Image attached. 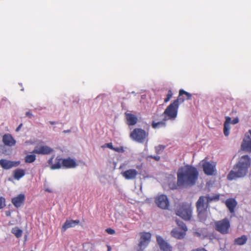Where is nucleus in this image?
<instances>
[{
  "label": "nucleus",
  "mask_w": 251,
  "mask_h": 251,
  "mask_svg": "<svg viewBox=\"0 0 251 251\" xmlns=\"http://www.w3.org/2000/svg\"><path fill=\"white\" fill-rule=\"evenodd\" d=\"M199 172L196 168L185 165L179 169L177 173V184L179 186H192L198 179Z\"/></svg>",
  "instance_id": "nucleus-1"
},
{
  "label": "nucleus",
  "mask_w": 251,
  "mask_h": 251,
  "mask_svg": "<svg viewBox=\"0 0 251 251\" xmlns=\"http://www.w3.org/2000/svg\"><path fill=\"white\" fill-rule=\"evenodd\" d=\"M251 163V159L248 155L242 156L238 163L234 166V170H231L228 174L227 179L229 180H232L237 178L246 176L248 173Z\"/></svg>",
  "instance_id": "nucleus-2"
},
{
  "label": "nucleus",
  "mask_w": 251,
  "mask_h": 251,
  "mask_svg": "<svg viewBox=\"0 0 251 251\" xmlns=\"http://www.w3.org/2000/svg\"><path fill=\"white\" fill-rule=\"evenodd\" d=\"M183 93H184V91H181L177 99L172 101L165 110L163 113V114L165 116L164 120H175L176 118L179 107L178 102L179 101H182L183 100L182 98L181 99V96Z\"/></svg>",
  "instance_id": "nucleus-3"
},
{
  "label": "nucleus",
  "mask_w": 251,
  "mask_h": 251,
  "mask_svg": "<svg viewBox=\"0 0 251 251\" xmlns=\"http://www.w3.org/2000/svg\"><path fill=\"white\" fill-rule=\"evenodd\" d=\"M176 215L185 221L191 220L192 216V208L191 204L187 202L180 203L176 210Z\"/></svg>",
  "instance_id": "nucleus-4"
},
{
  "label": "nucleus",
  "mask_w": 251,
  "mask_h": 251,
  "mask_svg": "<svg viewBox=\"0 0 251 251\" xmlns=\"http://www.w3.org/2000/svg\"><path fill=\"white\" fill-rule=\"evenodd\" d=\"M209 205L205 201L204 196H201L196 202L198 216L200 221L203 222L207 217V209Z\"/></svg>",
  "instance_id": "nucleus-5"
},
{
  "label": "nucleus",
  "mask_w": 251,
  "mask_h": 251,
  "mask_svg": "<svg viewBox=\"0 0 251 251\" xmlns=\"http://www.w3.org/2000/svg\"><path fill=\"white\" fill-rule=\"evenodd\" d=\"M149 132L141 128H135L130 132V137L133 140L139 143H144L148 142Z\"/></svg>",
  "instance_id": "nucleus-6"
},
{
  "label": "nucleus",
  "mask_w": 251,
  "mask_h": 251,
  "mask_svg": "<svg viewBox=\"0 0 251 251\" xmlns=\"http://www.w3.org/2000/svg\"><path fill=\"white\" fill-rule=\"evenodd\" d=\"M214 226L215 230L222 234H228L230 229V221L227 218L215 221Z\"/></svg>",
  "instance_id": "nucleus-7"
},
{
  "label": "nucleus",
  "mask_w": 251,
  "mask_h": 251,
  "mask_svg": "<svg viewBox=\"0 0 251 251\" xmlns=\"http://www.w3.org/2000/svg\"><path fill=\"white\" fill-rule=\"evenodd\" d=\"M151 238V234L149 232H143L140 233V239L138 244L137 251H143L148 246Z\"/></svg>",
  "instance_id": "nucleus-8"
},
{
  "label": "nucleus",
  "mask_w": 251,
  "mask_h": 251,
  "mask_svg": "<svg viewBox=\"0 0 251 251\" xmlns=\"http://www.w3.org/2000/svg\"><path fill=\"white\" fill-rule=\"evenodd\" d=\"M151 238V234L149 232H143L140 233V239L138 244L137 251H143L148 246Z\"/></svg>",
  "instance_id": "nucleus-9"
},
{
  "label": "nucleus",
  "mask_w": 251,
  "mask_h": 251,
  "mask_svg": "<svg viewBox=\"0 0 251 251\" xmlns=\"http://www.w3.org/2000/svg\"><path fill=\"white\" fill-rule=\"evenodd\" d=\"M202 169L205 174L212 176L216 172V164L208 161L202 160Z\"/></svg>",
  "instance_id": "nucleus-10"
},
{
  "label": "nucleus",
  "mask_w": 251,
  "mask_h": 251,
  "mask_svg": "<svg viewBox=\"0 0 251 251\" xmlns=\"http://www.w3.org/2000/svg\"><path fill=\"white\" fill-rule=\"evenodd\" d=\"M155 202L157 205L163 209H168L169 206V201L167 197L165 195H161L155 198Z\"/></svg>",
  "instance_id": "nucleus-11"
},
{
  "label": "nucleus",
  "mask_w": 251,
  "mask_h": 251,
  "mask_svg": "<svg viewBox=\"0 0 251 251\" xmlns=\"http://www.w3.org/2000/svg\"><path fill=\"white\" fill-rule=\"evenodd\" d=\"M239 122L238 118H234L231 120V118L228 116L226 117V121L224 125V133L226 136H227L229 134V130L230 128V124H236Z\"/></svg>",
  "instance_id": "nucleus-12"
},
{
  "label": "nucleus",
  "mask_w": 251,
  "mask_h": 251,
  "mask_svg": "<svg viewBox=\"0 0 251 251\" xmlns=\"http://www.w3.org/2000/svg\"><path fill=\"white\" fill-rule=\"evenodd\" d=\"M20 161H10L4 159L0 160V165L5 170H9L19 165Z\"/></svg>",
  "instance_id": "nucleus-13"
},
{
  "label": "nucleus",
  "mask_w": 251,
  "mask_h": 251,
  "mask_svg": "<svg viewBox=\"0 0 251 251\" xmlns=\"http://www.w3.org/2000/svg\"><path fill=\"white\" fill-rule=\"evenodd\" d=\"M53 149L47 146L36 147L32 151V153L38 154H49L53 151Z\"/></svg>",
  "instance_id": "nucleus-14"
},
{
  "label": "nucleus",
  "mask_w": 251,
  "mask_h": 251,
  "mask_svg": "<svg viewBox=\"0 0 251 251\" xmlns=\"http://www.w3.org/2000/svg\"><path fill=\"white\" fill-rule=\"evenodd\" d=\"M25 199V195L24 194H20L12 198L11 202L15 207L18 208L24 203Z\"/></svg>",
  "instance_id": "nucleus-15"
},
{
  "label": "nucleus",
  "mask_w": 251,
  "mask_h": 251,
  "mask_svg": "<svg viewBox=\"0 0 251 251\" xmlns=\"http://www.w3.org/2000/svg\"><path fill=\"white\" fill-rule=\"evenodd\" d=\"M156 240L162 251H172V247L160 236H157Z\"/></svg>",
  "instance_id": "nucleus-16"
},
{
  "label": "nucleus",
  "mask_w": 251,
  "mask_h": 251,
  "mask_svg": "<svg viewBox=\"0 0 251 251\" xmlns=\"http://www.w3.org/2000/svg\"><path fill=\"white\" fill-rule=\"evenodd\" d=\"M242 149L247 152H251V138L248 133H246L241 145Z\"/></svg>",
  "instance_id": "nucleus-17"
},
{
  "label": "nucleus",
  "mask_w": 251,
  "mask_h": 251,
  "mask_svg": "<svg viewBox=\"0 0 251 251\" xmlns=\"http://www.w3.org/2000/svg\"><path fill=\"white\" fill-rule=\"evenodd\" d=\"M2 142L6 146L12 147L16 144V141L10 134L7 133L2 136Z\"/></svg>",
  "instance_id": "nucleus-18"
},
{
  "label": "nucleus",
  "mask_w": 251,
  "mask_h": 251,
  "mask_svg": "<svg viewBox=\"0 0 251 251\" xmlns=\"http://www.w3.org/2000/svg\"><path fill=\"white\" fill-rule=\"evenodd\" d=\"M121 174L126 179H133L136 177L138 172L135 169H129L122 172Z\"/></svg>",
  "instance_id": "nucleus-19"
},
{
  "label": "nucleus",
  "mask_w": 251,
  "mask_h": 251,
  "mask_svg": "<svg viewBox=\"0 0 251 251\" xmlns=\"http://www.w3.org/2000/svg\"><path fill=\"white\" fill-rule=\"evenodd\" d=\"M80 223L79 220H66L61 227L62 232H65L68 228L73 227L78 225Z\"/></svg>",
  "instance_id": "nucleus-20"
},
{
  "label": "nucleus",
  "mask_w": 251,
  "mask_h": 251,
  "mask_svg": "<svg viewBox=\"0 0 251 251\" xmlns=\"http://www.w3.org/2000/svg\"><path fill=\"white\" fill-rule=\"evenodd\" d=\"M126 123L128 126H134L138 122L137 117L131 113H125Z\"/></svg>",
  "instance_id": "nucleus-21"
},
{
  "label": "nucleus",
  "mask_w": 251,
  "mask_h": 251,
  "mask_svg": "<svg viewBox=\"0 0 251 251\" xmlns=\"http://www.w3.org/2000/svg\"><path fill=\"white\" fill-rule=\"evenodd\" d=\"M77 164L76 162L71 158L63 159L62 161V167L66 168H74L76 167Z\"/></svg>",
  "instance_id": "nucleus-22"
},
{
  "label": "nucleus",
  "mask_w": 251,
  "mask_h": 251,
  "mask_svg": "<svg viewBox=\"0 0 251 251\" xmlns=\"http://www.w3.org/2000/svg\"><path fill=\"white\" fill-rule=\"evenodd\" d=\"M226 205L230 213H233L237 205V202L234 199H228L226 201Z\"/></svg>",
  "instance_id": "nucleus-23"
},
{
  "label": "nucleus",
  "mask_w": 251,
  "mask_h": 251,
  "mask_svg": "<svg viewBox=\"0 0 251 251\" xmlns=\"http://www.w3.org/2000/svg\"><path fill=\"white\" fill-rule=\"evenodd\" d=\"M63 159L59 156H57L55 159V163L50 166L52 170L59 169L62 166Z\"/></svg>",
  "instance_id": "nucleus-24"
},
{
  "label": "nucleus",
  "mask_w": 251,
  "mask_h": 251,
  "mask_svg": "<svg viewBox=\"0 0 251 251\" xmlns=\"http://www.w3.org/2000/svg\"><path fill=\"white\" fill-rule=\"evenodd\" d=\"M171 235L175 238L181 239L184 237L186 234L185 232L179 231L177 229H174L171 231Z\"/></svg>",
  "instance_id": "nucleus-25"
},
{
  "label": "nucleus",
  "mask_w": 251,
  "mask_h": 251,
  "mask_svg": "<svg viewBox=\"0 0 251 251\" xmlns=\"http://www.w3.org/2000/svg\"><path fill=\"white\" fill-rule=\"evenodd\" d=\"M181 91H184V93L182 94L181 96V99L182 98L183 100L182 101H179V102H178V105H179L181 103L183 102L185 100H191V98H192V95L190 93H189L184 91L183 89L179 90L178 96L179 95L180 92Z\"/></svg>",
  "instance_id": "nucleus-26"
},
{
  "label": "nucleus",
  "mask_w": 251,
  "mask_h": 251,
  "mask_svg": "<svg viewBox=\"0 0 251 251\" xmlns=\"http://www.w3.org/2000/svg\"><path fill=\"white\" fill-rule=\"evenodd\" d=\"M25 175V170L21 169H17L14 172V177L15 179L19 180Z\"/></svg>",
  "instance_id": "nucleus-27"
},
{
  "label": "nucleus",
  "mask_w": 251,
  "mask_h": 251,
  "mask_svg": "<svg viewBox=\"0 0 251 251\" xmlns=\"http://www.w3.org/2000/svg\"><path fill=\"white\" fill-rule=\"evenodd\" d=\"M247 241V237L245 235H242L241 237L236 238L234 240V244L238 245H244Z\"/></svg>",
  "instance_id": "nucleus-28"
},
{
  "label": "nucleus",
  "mask_w": 251,
  "mask_h": 251,
  "mask_svg": "<svg viewBox=\"0 0 251 251\" xmlns=\"http://www.w3.org/2000/svg\"><path fill=\"white\" fill-rule=\"evenodd\" d=\"M205 198V201L208 203L209 205V203H210L213 201H218L220 199L219 195H215L213 197H210L209 195H207L206 196H204Z\"/></svg>",
  "instance_id": "nucleus-29"
},
{
  "label": "nucleus",
  "mask_w": 251,
  "mask_h": 251,
  "mask_svg": "<svg viewBox=\"0 0 251 251\" xmlns=\"http://www.w3.org/2000/svg\"><path fill=\"white\" fill-rule=\"evenodd\" d=\"M11 232L18 238L22 236L23 231L18 227H15L12 229Z\"/></svg>",
  "instance_id": "nucleus-30"
},
{
  "label": "nucleus",
  "mask_w": 251,
  "mask_h": 251,
  "mask_svg": "<svg viewBox=\"0 0 251 251\" xmlns=\"http://www.w3.org/2000/svg\"><path fill=\"white\" fill-rule=\"evenodd\" d=\"M36 160V155L35 154H28L25 158V163H31Z\"/></svg>",
  "instance_id": "nucleus-31"
},
{
  "label": "nucleus",
  "mask_w": 251,
  "mask_h": 251,
  "mask_svg": "<svg viewBox=\"0 0 251 251\" xmlns=\"http://www.w3.org/2000/svg\"><path fill=\"white\" fill-rule=\"evenodd\" d=\"M151 126L153 128H159L162 126H165V123L163 121L158 122L157 123L155 122L154 121H153L151 124Z\"/></svg>",
  "instance_id": "nucleus-32"
},
{
  "label": "nucleus",
  "mask_w": 251,
  "mask_h": 251,
  "mask_svg": "<svg viewBox=\"0 0 251 251\" xmlns=\"http://www.w3.org/2000/svg\"><path fill=\"white\" fill-rule=\"evenodd\" d=\"M176 222L178 226H179L180 228L183 230L182 231L185 232L186 233V232L187 230V228L186 225L182 221L176 220Z\"/></svg>",
  "instance_id": "nucleus-33"
},
{
  "label": "nucleus",
  "mask_w": 251,
  "mask_h": 251,
  "mask_svg": "<svg viewBox=\"0 0 251 251\" xmlns=\"http://www.w3.org/2000/svg\"><path fill=\"white\" fill-rule=\"evenodd\" d=\"M165 147L164 146L160 145L155 148V152L157 154H160L165 149Z\"/></svg>",
  "instance_id": "nucleus-34"
},
{
  "label": "nucleus",
  "mask_w": 251,
  "mask_h": 251,
  "mask_svg": "<svg viewBox=\"0 0 251 251\" xmlns=\"http://www.w3.org/2000/svg\"><path fill=\"white\" fill-rule=\"evenodd\" d=\"M173 95V92L171 90H169L168 91V93L166 96V98L164 99V102L167 103L168 102L170 99L172 98V96Z\"/></svg>",
  "instance_id": "nucleus-35"
},
{
  "label": "nucleus",
  "mask_w": 251,
  "mask_h": 251,
  "mask_svg": "<svg viewBox=\"0 0 251 251\" xmlns=\"http://www.w3.org/2000/svg\"><path fill=\"white\" fill-rule=\"evenodd\" d=\"M5 206V199L3 197H0V209Z\"/></svg>",
  "instance_id": "nucleus-36"
},
{
  "label": "nucleus",
  "mask_w": 251,
  "mask_h": 251,
  "mask_svg": "<svg viewBox=\"0 0 251 251\" xmlns=\"http://www.w3.org/2000/svg\"><path fill=\"white\" fill-rule=\"evenodd\" d=\"M113 151L118 152H123L124 151V149L123 147H114Z\"/></svg>",
  "instance_id": "nucleus-37"
},
{
  "label": "nucleus",
  "mask_w": 251,
  "mask_h": 251,
  "mask_svg": "<svg viewBox=\"0 0 251 251\" xmlns=\"http://www.w3.org/2000/svg\"><path fill=\"white\" fill-rule=\"evenodd\" d=\"M106 231L109 234H114L115 233V230L110 228H107Z\"/></svg>",
  "instance_id": "nucleus-38"
},
{
  "label": "nucleus",
  "mask_w": 251,
  "mask_h": 251,
  "mask_svg": "<svg viewBox=\"0 0 251 251\" xmlns=\"http://www.w3.org/2000/svg\"><path fill=\"white\" fill-rule=\"evenodd\" d=\"M104 146L108 148L111 150H113L114 147L113 146L112 143H106L105 144Z\"/></svg>",
  "instance_id": "nucleus-39"
},
{
  "label": "nucleus",
  "mask_w": 251,
  "mask_h": 251,
  "mask_svg": "<svg viewBox=\"0 0 251 251\" xmlns=\"http://www.w3.org/2000/svg\"><path fill=\"white\" fill-rule=\"evenodd\" d=\"M54 157V155H52V156L50 157V159H49V160H48V163L49 165H50V166H51L52 164H53L52 163V161H53V159Z\"/></svg>",
  "instance_id": "nucleus-40"
},
{
  "label": "nucleus",
  "mask_w": 251,
  "mask_h": 251,
  "mask_svg": "<svg viewBox=\"0 0 251 251\" xmlns=\"http://www.w3.org/2000/svg\"><path fill=\"white\" fill-rule=\"evenodd\" d=\"M151 158L154 159L156 161H159L160 160V158L159 156H152V155H151Z\"/></svg>",
  "instance_id": "nucleus-41"
},
{
  "label": "nucleus",
  "mask_w": 251,
  "mask_h": 251,
  "mask_svg": "<svg viewBox=\"0 0 251 251\" xmlns=\"http://www.w3.org/2000/svg\"><path fill=\"white\" fill-rule=\"evenodd\" d=\"M25 115L27 117H28L30 118H32V117L33 116L32 114L29 111L26 112L25 113Z\"/></svg>",
  "instance_id": "nucleus-42"
},
{
  "label": "nucleus",
  "mask_w": 251,
  "mask_h": 251,
  "mask_svg": "<svg viewBox=\"0 0 251 251\" xmlns=\"http://www.w3.org/2000/svg\"><path fill=\"white\" fill-rule=\"evenodd\" d=\"M11 211L10 210H8L5 211V215L7 217H10L11 216Z\"/></svg>",
  "instance_id": "nucleus-43"
},
{
  "label": "nucleus",
  "mask_w": 251,
  "mask_h": 251,
  "mask_svg": "<svg viewBox=\"0 0 251 251\" xmlns=\"http://www.w3.org/2000/svg\"><path fill=\"white\" fill-rule=\"evenodd\" d=\"M23 126V124H21L17 128H16V131L17 132L19 131L20 130V129H21V128Z\"/></svg>",
  "instance_id": "nucleus-44"
},
{
  "label": "nucleus",
  "mask_w": 251,
  "mask_h": 251,
  "mask_svg": "<svg viewBox=\"0 0 251 251\" xmlns=\"http://www.w3.org/2000/svg\"><path fill=\"white\" fill-rule=\"evenodd\" d=\"M111 247L109 245H107V251H111Z\"/></svg>",
  "instance_id": "nucleus-45"
},
{
  "label": "nucleus",
  "mask_w": 251,
  "mask_h": 251,
  "mask_svg": "<svg viewBox=\"0 0 251 251\" xmlns=\"http://www.w3.org/2000/svg\"><path fill=\"white\" fill-rule=\"evenodd\" d=\"M247 133H248V135H249L251 137V130H250Z\"/></svg>",
  "instance_id": "nucleus-46"
},
{
  "label": "nucleus",
  "mask_w": 251,
  "mask_h": 251,
  "mask_svg": "<svg viewBox=\"0 0 251 251\" xmlns=\"http://www.w3.org/2000/svg\"><path fill=\"white\" fill-rule=\"evenodd\" d=\"M50 124H51V125H54V124H55V122L50 121Z\"/></svg>",
  "instance_id": "nucleus-47"
}]
</instances>
